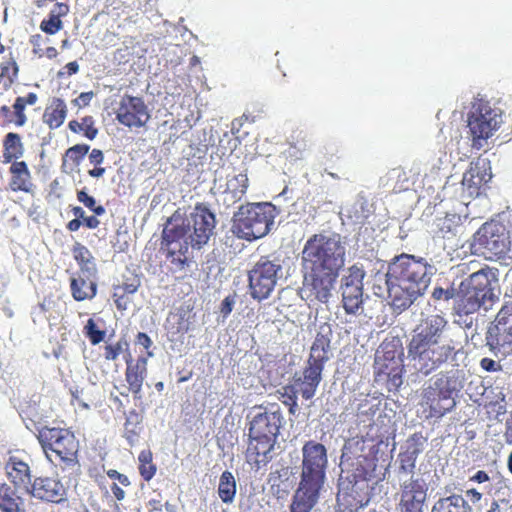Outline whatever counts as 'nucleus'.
Returning <instances> with one entry per match:
<instances>
[{
    "label": "nucleus",
    "instance_id": "20",
    "mask_svg": "<svg viewBox=\"0 0 512 512\" xmlns=\"http://www.w3.org/2000/svg\"><path fill=\"white\" fill-rule=\"evenodd\" d=\"M491 168L485 159H477L470 163L462 178L463 189L470 197L480 194L481 188L491 179Z\"/></svg>",
    "mask_w": 512,
    "mask_h": 512
},
{
    "label": "nucleus",
    "instance_id": "43",
    "mask_svg": "<svg viewBox=\"0 0 512 512\" xmlns=\"http://www.w3.org/2000/svg\"><path fill=\"white\" fill-rule=\"evenodd\" d=\"M77 200L82 203L89 210L94 212L96 216H101L105 214V208L102 205H96V200L94 197L88 195V193L84 190L77 191Z\"/></svg>",
    "mask_w": 512,
    "mask_h": 512
},
{
    "label": "nucleus",
    "instance_id": "44",
    "mask_svg": "<svg viewBox=\"0 0 512 512\" xmlns=\"http://www.w3.org/2000/svg\"><path fill=\"white\" fill-rule=\"evenodd\" d=\"M416 461L417 458L401 450L400 453L398 454L399 472L407 475H413L416 468Z\"/></svg>",
    "mask_w": 512,
    "mask_h": 512
},
{
    "label": "nucleus",
    "instance_id": "37",
    "mask_svg": "<svg viewBox=\"0 0 512 512\" xmlns=\"http://www.w3.org/2000/svg\"><path fill=\"white\" fill-rule=\"evenodd\" d=\"M427 442L428 437L424 436L422 432H415L405 440L401 450L415 458H418V456L425 450Z\"/></svg>",
    "mask_w": 512,
    "mask_h": 512
},
{
    "label": "nucleus",
    "instance_id": "47",
    "mask_svg": "<svg viewBox=\"0 0 512 512\" xmlns=\"http://www.w3.org/2000/svg\"><path fill=\"white\" fill-rule=\"evenodd\" d=\"M89 148L90 147L87 144H76L66 151V157H68L73 163L79 164L88 153Z\"/></svg>",
    "mask_w": 512,
    "mask_h": 512
},
{
    "label": "nucleus",
    "instance_id": "32",
    "mask_svg": "<svg viewBox=\"0 0 512 512\" xmlns=\"http://www.w3.org/2000/svg\"><path fill=\"white\" fill-rule=\"evenodd\" d=\"M71 251L74 260L80 268L76 273L97 274L95 258L85 245L76 242Z\"/></svg>",
    "mask_w": 512,
    "mask_h": 512
},
{
    "label": "nucleus",
    "instance_id": "40",
    "mask_svg": "<svg viewBox=\"0 0 512 512\" xmlns=\"http://www.w3.org/2000/svg\"><path fill=\"white\" fill-rule=\"evenodd\" d=\"M129 348V343L125 339H120L115 343H109L104 346L103 356L107 361H115L121 353L126 351L127 353Z\"/></svg>",
    "mask_w": 512,
    "mask_h": 512
},
{
    "label": "nucleus",
    "instance_id": "14",
    "mask_svg": "<svg viewBox=\"0 0 512 512\" xmlns=\"http://www.w3.org/2000/svg\"><path fill=\"white\" fill-rule=\"evenodd\" d=\"M259 410L249 422V437L270 438L277 440L284 423L281 407L278 403L260 405Z\"/></svg>",
    "mask_w": 512,
    "mask_h": 512
},
{
    "label": "nucleus",
    "instance_id": "45",
    "mask_svg": "<svg viewBox=\"0 0 512 512\" xmlns=\"http://www.w3.org/2000/svg\"><path fill=\"white\" fill-rule=\"evenodd\" d=\"M140 286L141 279L137 274L125 276L121 284L114 285V287L120 288V290L131 295L135 294Z\"/></svg>",
    "mask_w": 512,
    "mask_h": 512
},
{
    "label": "nucleus",
    "instance_id": "23",
    "mask_svg": "<svg viewBox=\"0 0 512 512\" xmlns=\"http://www.w3.org/2000/svg\"><path fill=\"white\" fill-rule=\"evenodd\" d=\"M38 101V95L34 92H29L25 96H18L12 105L13 111L7 105L0 107V118L3 119L6 125H15L22 127L27 123V116L25 114L26 106L35 105Z\"/></svg>",
    "mask_w": 512,
    "mask_h": 512
},
{
    "label": "nucleus",
    "instance_id": "33",
    "mask_svg": "<svg viewBox=\"0 0 512 512\" xmlns=\"http://www.w3.org/2000/svg\"><path fill=\"white\" fill-rule=\"evenodd\" d=\"M24 154V145L18 133L9 132L3 139V163H13Z\"/></svg>",
    "mask_w": 512,
    "mask_h": 512
},
{
    "label": "nucleus",
    "instance_id": "55",
    "mask_svg": "<svg viewBox=\"0 0 512 512\" xmlns=\"http://www.w3.org/2000/svg\"><path fill=\"white\" fill-rule=\"evenodd\" d=\"M107 476L110 479L118 480L119 483L124 487H128L131 484L129 478L125 474H122L115 469H109L107 471Z\"/></svg>",
    "mask_w": 512,
    "mask_h": 512
},
{
    "label": "nucleus",
    "instance_id": "5",
    "mask_svg": "<svg viewBox=\"0 0 512 512\" xmlns=\"http://www.w3.org/2000/svg\"><path fill=\"white\" fill-rule=\"evenodd\" d=\"M433 267L423 258L410 254L395 256L389 263L386 284L395 309H408L427 290Z\"/></svg>",
    "mask_w": 512,
    "mask_h": 512
},
{
    "label": "nucleus",
    "instance_id": "22",
    "mask_svg": "<svg viewBox=\"0 0 512 512\" xmlns=\"http://www.w3.org/2000/svg\"><path fill=\"white\" fill-rule=\"evenodd\" d=\"M124 358L126 362L125 379L128 384V390L136 398H140L143 383L147 377V357L139 356L134 360L131 353L128 352Z\"/></svg>",
    "mask_w": 512,
    "mask_h": 512
},
{
    "label": "nucleus",
    "instance_id": "59",
    "mask_svg": "<svg viewBox=\"0 0 512 512\" xmlns=\"http://www.w3.org/2000/svg\"><path fill=\"white\" fill-rule=\"evenodd\" d=\"M480 366L482 369L488 372H495L501 368L500 365L491 358H483L480 361Z\"/></svg>",
    "mask_w": 512,
    "mask_h": 512
},
{
    "label": "nucleus",
    "instance_id": "1",
    "mask_svg": "<svg viewBox=\"0 0 512 512\" xmlns=\"http://www.w3.org/2000/svg\"><path fill=\"white\" fill-rule=\"evenodd\" d=\"M346 248L339 234H313L301 252L303 292L311 303H328L345 264Z\"/></svg>",
    "mask_w": 512,
    "mask_h": 512
},
{
    "label": "nucleus",
    "instance_id": "28",
    "mask_svg": "<svg viewBox=\"0 0 512 512\" xmlns=\"http://www.w3.org/2000/svg\"><path fill=\"white\" fill-rule=\"evenodd\" d=\"M11 174L9 186L14 192H30L32 190L31 173L25 161H14L9 168Z\"/></svg>",
    "mask_w": 512,
    "mask_h": 512
},
{
    "label": "nucleus",
    "instance_id": "56",
    "mask_svg": "<svg viewBox=\"0 0 512 512\" xmlns=\"http://www.w3.org/2000/svg\"><path fill=\"white\" fill-rule=\"evenodd\" d=\"M392 173L396 175L397 182H401V185L399 186V189L406 190L408 189V182L409 178L407 176V172L402 168H395L392 170Z\"/></svg>",
    "mask_w": 512,
    "mask_h": 512
},
{
    "label": "nucleus",
    "instance_id": "53",
    "mask_svg": "<svg viewBox=\"0 0 512 512\" xmlns=\"http://www.w3.org/2000/svg\"><path fill=\"white\" fill-rule=\"evenodd\" d=\"M93 97H94L93 91L82 92L77 98H75L72 101V103L74 104V106L78 107L79 109H82L84 107H87L90 104Z\"/></svg>",
    "mask_w": 512,
    "mask_h": 512
},
{
    "label": "nucleus",
    "instance_id": "13",
    "mask_svg": "<svg viewBox=\"0 0 512 512\" xmlns=\"http://www.w3.org/2000/svg\"><path fill=\"white\" fill-rule=\"evenodd\" d=\"M509 244L506 229L498 222L483 224L474 235L475 250L488 259L504 256L509 250Z\"/></svg>",
    "mask_w": 512,
    "mask_h": 512
},
{
    "label": "nucleus",
    "instance_id": "6",
    "mask_svg": "<svg viewBox=\"0 0 512 512\" xmlns=\"http://www.w3.org/2000/svg\"><path fill=\"white\" fill-rule=\"evenodd\" d=\"M302 472L295 490L290 512H311L319 501L328 463L327 450L321 443L308 441L302 448Z\"/></svg>",
    "mask_w": 512,
    "mask_h": 512
},
{
    "label": "nucleus",
    "instance_id": "17",
    "mask_svg": "<svg viewBox=\"0 0 512 512\" xmlns=\"http://www.w3.org/2000/svg\"><path fill=\"white\" fill-rule=\"evenodd\" d=\"M498 125V115L488 102L480 100L474 103L468 117V127L474 140L488 139Z\"/></svg>",
    "mask_w": 512,
    "mask_h": 512
},
{
    "label": "nucleus",
    "instance_id": "49",
    "mask_svg": "<svg viewBox=\"0 0 512 512\" xmlns=\"http://www.w3.org/2000/svg\"><path fill=\"white\" fill-rule=\"evenodd\" d=\"M512 321V301L505 303L496 316L497 327L507 326Z\"/></svg>",
    "mask_w": 512,
    "mask_h": 512
},
{
    "label": "nucleus",
    "instance_id": "4",
    "mask_svg": "<svg viewBox=\"0 0 512 512\" xmlns=\"http://www.w3.org/2000/svg\"><path fill=\"white\" fill-rule=\"evenodd\" d=\"M448 321L439 314L422 319L412 332L407 345V358L413 369L428 376L456 355L452 341L443 343Z\"/></svg>",
    "mask_w": 512,
    "mask_h": 512
},
{
    "label": "nucleus",
    "instance_id": "31",
    "mask_svg": "<svg viewBox=\"0 0 512 512\" xmlns=\"http://www.w3.org/2000/svg\"><path fill=\"white\" fill-rule=\"evenodd\" d=\"M67 105L61 98H53L49 105L46 106L42 119L51 130L59 128L65 121L67 116Z\"/></svg>",
    "mask_w": 512,
    "mask_h": 512
},
{
    "label": "nucleus",
    "instance_id": "63",
    "mask_svg": "<svg viewBox=\"0 0 512 512\" xmlns=\"http://www.w3.org/2000/svg\"><path fill=\"white\" fill-rule=\"evenodd\" d=\"M111 491L118 501H122L126 496L125 491L116 483L111 485Z\"/></svg>",
    "mask_w": 512,
    "mask_h": 512
},
{
    "label": "nucleus",
    "instance_id": "64",
    "mask_svg": "<svg viewBox=\"0 0 512 512\" xmlns=\"http://www.w3.org/2000/svg\"><path fill=\"white\" fill-rule=\"evenodd\" d=\"M466 496L469 498V500L472 503H477V502H479L481 500L482 493H480L476 489L472 488V489H468L466 491Z\"/></svg>",
    "mask_w": 512,
    "mask_h": 512
},
{
    "label": "nucleus",
    "instance_id": "10",
    "mask_svg": "<svg viewBox=\"0 0 512 512\" xmlns=\"http://www.w3.org/2000/svg\"><path fill=\"white\" fill-rule=\"evenodd\" d=\"M403 355L402 341L397 336L386 338L376 351L374 378L377 383L384 384L389 392L398 390L403 383Z\"/></svg>",
    "mask_w": 512,
    "mask_h": 512
},
{
    "label": "nucleus",
    "instance_id": "21",
    "mask_svg": "<svg viewBox=\"0 0 512 512\" xmlns=\"http://www.w3.org/2000/svg\"><path fill=\"white\" fill-rule=\"evenodd\" d=\"M333 330L329 323H323L319 326L315 339L311 345L308 362L320 365L322 367L331 358V341Z\"/></svg>",
    "mask_w": 512,
    "mask_h": 512
},
{
    "label": "nucleus",
    "instance_id": "36",
    "mask_svg": "<svg viewBox=\"0 0 512 512\" xmlns=\"http://www.w3.org/2000/svg\"><path fill=\"white\" fill-rule=\"evenodd\" d=\"M18 73L19 66L13 57L4 61L0 65V86H2L4 90H8L17 80Z\"/></svg>",
    "mask_w": 512,
    "mask_h": 512
},
{
    "label": "nucleus",
    "instance_id": "58",
    "mask_svg": "<svg viewBox=\"0 0 512 512\" xmlns=\"http://www.w3.org/2000/svg\"><path fill=\"white\" fill-rule=\"evenodd\" d=\"M135 343L146 350H149L153 344L151 338L144 332H138L135 338Z\"/></svg>",
    "mask_w": 512,
    "mask_h": 512
},
{
    "label": "nucleus",
    "instance_id": "2",
    "mask_svg": "<svg viewBox=\"0 0 512 512\" xmlns=\"http://www.w3.org/2000/svg\"><path fill=\"white\" fill-rule=\"evenodd\" d=\"M384 438L381 427L372 423L364 435L352 437L344 444L341 459L351 467L348 479L352 486L350 493H338L337 501H346L351 510H357L369 502L368 482L375 477L379 449Z\"/></svg>",
    "mask_w": 512,
    "mask_h": 512
},
{
    "label": "nucleus",
    "instance_id": "26",
    "mask_svg": "<svg viewBox=\"0 0 512 512\" xmlns=\"http://www.w3.org/2000/svg\"><path fill=\"white\" fill-rule=\"evenodd\" d=\"M97 274L73 273L70 278V291L77 302L92 300L98 291Z\"/></svg>",
    "mask_w": 512,
    "mask_h": 512
},
{
    "label": "nucleus",
    "instance_id": "30",
    "mask_svg": "<svg viewBox=\"0 0 512 512\" xmlns=\"http://www.w3.org/2000/svg\"><path fill=\"white\" fill-rule=\"evenodd\" d=\"M324 367L308 362L303 370V378L301 382L300 392L304 399H311L322 380V372Z\"/></svg>",
    "mask_w": 512,
    "mask_h": 512
},
{
    "label": "nucleus",
    "instance_id": "34",
    "mask_svg": "<svg viewBox=\"0 0 512 512\" xmlns=\"http://www.w3.org/2000/svg\"><path fill=\"white\" fill-rule=\"evenodd\" d=\"M431 512H472V508L461 495L452 494L439 498Z\"/></svg>",
    "mask_w": 512,
    "mask_h": 512
},
{
    "label": "nucleus",
    "instance_id": "19",
    "mask_svg": "<svg viewBox=\"0 0 512 512\" xmlns=\"http://www.w3.org/2000/svg\"><path fill=\"white\" fill-rule=\"evenodd\" d=\"M29 493L32 497L50 503H61L66 500V488L54 477H36L31 483Z\"/></svg>",
    "mask_w": 512,
    "mask_h": 512
},
{
    "label": "nucleus",
    "instance_id": "7",
    "mask_svg": "<svg viewBox=\"0 0 512 512\" xmlns=\"http://www.w3.org/2000/svg\"><path fill=\"white\" fill-rule=\"evenodd\" d=\"M38 442L46 458L63 473L78 470L79 440L68 428L44 426L38 431Z\"/></svg>",
    "mask_w": 512,
    "mask_h": 512
},
{
    "label": "nucleus",
    "instance_id": "61",
    "mask_svg": "<svg viewBox=\"0 0 512 512\" xmlns=\"http://www.w3.org/2000/svg\"><path fill=\"white\" fill-rule=\"evenodd\" d=\"M89 161L95 166H99L104 161V154L100 149H93L89 154Z\"/></svg>",
    "mask_w": 512,
    "mask_h": 512
},
{
    "label": "nucleus",
    "instance_id": "16",
    "mask_svg": "<svg viewBox=\"0 0 512 512\" xmlns=\"http://www.w3.org/2000/svg\"><path fill=\"white\" fill-rule=\"evenodd\" d=\"M428 484L419 476L411 475L400 483L398 512H423Z\"/></svg>",
    "mask_w": 512,
    "mask_h": 512
},
{
    "label": "nucleus",
    "instance_id": "51",
    "mask_svg": "<svg viewBox=\"0 0 512 512\" xmlns=\"http://www.w3.org/2000/svg\"><path fill=\"white\" fill-rule=\"evenodd\" d=\"M48 42L41 34H34L30 37V43L33 47V54L39 58L44 56V50L42 46Z\"/></svg>",
    "mask_w": 512,
    "mask_h": 512
},
{
    "label": "nucleus",
    "instance_id": "38",
    "mask_svg": "<svg viewBox=\"0 0 512 512\" xmlns=\"http://www.w3.org/2000/svg\"><path fill=\"white\" fill-rule=\"evenodd\" d=\"M139 473L145 481H150L156 474L157 467L153 463V454L150 449L142 450L138 455Z\"/></svg>",
    "mask_w": 512,
    "mask_h": 512
},
{
    "label": "nucleus",
    "instance_id": "57",
    "mask_svg": "<svg viewBox=\"0 0 512 512\" xmlns=\"http://www.w3.org/2000/svg\"><path fill=\"white\" fill-rule=\"evenodd\" d=\"M234 303H235L234 296L229 295L223 299V301L221 302V307H220V311L223 314V316L226 317L232 312Z\"/></svg>",
    "mask_w": 512,
    "mask_h": 512
},
{
    "label": "nucleus",
    "instance_id": "42",
    "mask_svg": "<svg viewBox=\"0 0 512 512\" xmlns=\"http://www.w3.org/2000/svg\"><path fill=\"white\" fill-rule=\"evenodd\" d=\"M84 334L92 345H97L104 340L106 331L98 329L95 321L90 318L84 326Z\"/></svg>",
    "mask_w": 512,
    "mask_h": 512
},
{
    "label": "nucleus",
    "instance_id": "46",
    "mask_svg": "<svg viewBox=\"0 0 512 512\" xmlns=\"http://www.w3.org/2000/svg\"><path fill=\"white\" fill-rule=\"evenodd\" d=\"M63 28V22L61 19L56 18L52 15H48L47 19H43L40 23V29L49 35H54Z\"/></svg>",
    "mask_w": 512,
    "mask_h": 512
},
{
    "label": "nucleus",
    "instance_id": "52",
    "mask_svg": "<svg viewBox=\"0 0 512 512\" xmlns=\"http://www.w3.org/2000/svg\"><path fill=\"white\" fill-rule=\"evenodd\" d=\"M455 295V291L453 288L444 289L442 287H435L432 292V298L435 301H448L452 299Z\"/></svg>",
    "mask_w": 512,
    "mask_h": 512
},
{
    "label": "nucleus",
    "instance_id": "25",
    "mask_svg": "<svg viewBox=\"0 0 512 512\" xmlns=\"http://www.w3.org/2000/svg\"><path fill=\"white\" fill-rule=\"evenodd\" d=\"M7 479L14 488H27L31 484V468L18 456L10 455L4 464Z\"/></svg>",
    "mask_w": 512,
    "mask_h": 512
},
{
    "label": "nucleus",
    "instance_id": "24",
    "mask_svg": "<svg viewBox=\"0 0 512 512\" xmlns=\"http://www.w3.org/2000/svg\"><path fill=\"white\" fill-rule=\"evenodd\" d=\"M276 444L275 439L249 437V444L246 450V459L257 469L265 466L272 459L271 452Z\"/></svg>",
    "mask_w": 512,
    "mask_h": 512
},
{
    "label": "nucleus",
    "instance_id": "8",
    "mask_svg": "<svg viewBox=\"0 0 512 512\" xmlns=\"http://www.w3.org/2000/svg\"><path fill=\"white\" fill-rule=\"evenodd\" d=\"M275 216V206L271 203L242 205L233 216L232 232L249 242L260 239L269 233Z\"/></svg>",
    "mask_w": 512,
    "mask_h": 512
},
{
    "label": "nucleus",
    "instance_id": "54",
    "mask_svg": "<svg viewBox=\"0 0 512 512\" xmlns=\"http://www.w3.org/2000/svg\"><path fill=\"white\" fill-rule=\"evenodd\" d=\"M70 11V7L67 3L64 2H57L52 9L50 10L49 14L61 19L62 17H65Z\"/></svg>",
    "mask_w": 512,
    "mask_h": 512
},
{
    "label": "nucleus",
    "instance_id": "60",
    "mask_svg": "<svg viewBox=\"0 0 512 512\" xmlns=\"http://www.w3.org/2000/svg\"><path fill=\"white\" fill-rule=\"evenodd\" d=\"M281 401L286 406H290L292 402L297 401L296 393L291 387H285V393L282 394Z\"/></svg>",
    "mask_w": 512,
    "mask_h": 512
},
{
    "label": "nucleus",
    "instance_id": "12",
    "mask_svg": "<svg viewBox=\"0 0 512 512\" xmlns=\"http://www.w3.org/2000/svg\"><path fill=\"white\" fill-rule=\"evenodd\" d=\"M282 266L278 260H270L262 256L248 272V287L250 296L263 301L274 291Z\"/></svg>",
    "mask_w": 512,
    "mask_h": 512
},
{
    "label": "nucleus",
    "instance_id": "29",
    "mask_svg": "<svg viewBox=\"0 0 512 512\" xmlns=\"http://www.w3.org/2000/svg\"><path fill=\"white\" fill-rule=\"evenodd\" d=\"M0 512H26L25 499L5 482L0 483Z\"/></svg>",
    "mask_w": 512,
    "mask_h": 512
},
{
    "label": "nucleus",
    "instance_id": "62",
    "mask_svg": "<svg viewBox=\"0 0 512 512\" xmlns=\"http://www.w3.org/2000/svg\"><path fill=\"white\" fill-rule=\"evenodd\" d=\"M82 223L89 229H96L100 225L96 216H85Z\"/></svg>",
    "mask_w": 512,
    "mask_h": 512
},
{
    "label": "nucleus",
    "instance_id": "9",
    "mask_svg": "<svg viewBox=\"0 0 512 512\" xmlns=\"http://www.w3.org/2000/svg\"><path fill=\"white\" fill-rule=\"evenodd\" d=\"M496 281V274L488 266L472 273L462 281L456 302L457 313L469 315L488 302L492 304L497 299L492 287V283Z\"/></svg>",
    "mask_w": 512,
    "mask_h": 512
},
{
    "label": "nucleus",
    "instance_id": "39",
    "mask_svg": "<svg viewBox=\"0 0 512 512\" xmlns=\"http://www.w3.org/2000/svg\"><path fill=\"white\" fill-rule=\"evenodd\" d=\"M168 330L172 334H185L190 330V321L187 312L182 311L170 314L167 318Z\"/></svg>",
    "mask_w": 512,
    "mask_h": 512
},
{
    "label": "nucleus",
    "instance_id": "35",
    "mask_svg": "<svg viewBox=\"0 0 512 512\" xmlns=\"http://www.w3.org/2000/svg\"><path fill=\"white\" fill-rule=\"evenodd\" d=\"M237 485L232 472L225 470L220 478L218 484V495L221 501L225 504H231L236 496Z\"/></svg>",
    "mask_w": 512,
    "mask_h": 512
},
{
    "label": "nucleus",
    "instance_id": "41",
    "mask_svg": "<svg viewBox=\"0 0 512 512\" xmlns=\"http://www.w3.org/2000/svg\"><path fill=\"white\" fill-rule=\"evenodd\" d=\"M137 424H139V415L136 412H131L125 422L124 432L125 438L130 445H133L138 440L139 429L137 428Z\"/></svg>",
    "mask_w": 512,
    "mask_h": 512
},
{
    "label": "nucleus",
    "instance_id": "18",
    "mask_svg": "<svg viewBox=\"0 0 512 512\" xmlns=\"http://www.w3.org/2000/svg\"><path fill=\"white\" fill-rule=\"evenodd\" d=\"M364 277L363 268L354 264L341 280L342 304L347 314H355L363 303Z\"/></svg>",
    "mask_w": 512,
    "mask_h": 512
},
{
    "label": "nucleus",
    "instance_id": "48",
    "mask_svg": "<svg viewBox=\"0 0 512 512\" xmlns=\"http://www.w3.org/2000/svg\"><path fill=\"white\" fill-rule=\"evenodd\" d=\"M130 296L131 294L125 293L120 288L113 287L112 298L118 310L124 311L128 308L131 303Z\"/></svg>",
    "mask_w": 512,
    "mask_h": 512
},
{
    "label": "nucleus",
    "instance_id": "50",
    "mask_svg": "<svg viewBox=\"0 0 512 512\" xmlns=\"http://www.w3.org/2000/svg\"><path fill=\"white\" fill-rule=\"evenodd\" d=\"M81 131L89 140H93L97 136L98 129L95 127L92 116H85L81 119Z\"/></svg>",
    "mask_w": 512,
    "mask_h": 512
},
{
    "label": "nucleus",
    "instance_id": "27",
    "mask_svg": "<svg viewBox=\"0 0 512 512\" xmlns=\"http://www.w3.org/2000/svg\"><path fill=\"white\" fill-rule=\"evenodd\" d=\"M248 185L249 180L246 172L228 175L225 187L221 192L224 205L230 207L241 201L247 192Z\"/></svg>",
    "mask_w": 512,
    "mask_h": 512
},
{
    "label": "nucleus",
    "instance_id": "15",
    "mask_svg": "<svg viewBox=\"0 0 512 512\" xmlns=\"http://www.w3.org/2000/svg\"><path fill=\"white\" fill-rule=\"evenodd\" d=\"M116 120L129 129H140L146 126L151 115L144 99L125 94L121 97L115 110Z\"/></svg>",
    "mask_w": 512,
    "mask_h": 512
},
{
    "label": "nucleus",
    "instance_id": "11",
    "mask_svg": "<svg viewBox=\"0 0 512 512\" xmlns=\"http://www.w3.org/2000/svg\"><path fill=\"white\" fill-rule=\"evenodd\" d=\"M460 371L452 370L440 376L424 389L422 405L428 407L427 418H439L455 405L454 394L461 388Z\"/></svg>",
    "mask_w": 512,
    "mask_h": 512
},
{
    "label": "nucleus",
    "instance_id": "3",
    "mask_svg": "<svg viewBox=\"0 0 512 512\" xmlns=\"http://www.w3.org/2000/svg\"><path fill=\"white\" fill-rule=\"evenodd\" d=\"M215 227V214L205 203H196L186 217L169 218L162 232L161 249L175 270L181 271L188 265L189 248L202 249L213 236Z\"/></svg>",
    "mask_w": 512,
    "mask_h": 512
}]
</instances>
